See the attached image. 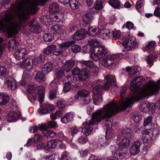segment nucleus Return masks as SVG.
<instances>
[{"label":"nucleus","mask_w":160,"mask_h":160,"mask_svg":"<svg viewBox=\"0 0 160 160\" xmlns=\"http://www.w3.org/2000/svg\"><path fill=\"white\" fill-rule=\"evenodd\" d=\"M123 42L127 51L132 50L138 44L135 37L131 36H128L124 38Z\"/></svg>","instance_id":"6e6552de"},{"label":"nucleus","mask_w":160,"mask_h":160,"mask_svg":"<svg viewBox=\"0 0 160 160\" xmlns=\"http://www.w3.org/2000/svg\"><path fill=\"white\" fill-rule=\"evenodd\" d=\"M26 55V50L24 48L17 49L14 52V57L18 60L23 58Z\"/></svg>","instance_id":"aec40b11"},{"label":"nucleus","mask_w":160,"mask_h":160,"mask_svg":"<svg viewBox=\"0 0 160 160\" xmlns=\"http://www.w3.org/2000/svg\"><path fill=\"white\" fill-rule=\"evenodd\" d=\"M18 45L19 43L16 40L12 39L8 42V48L10 51L13 52L17 49Z\"/></svg>","instance_id":"412c9836"},{"label":"nucleus","mask_w":160,"mask_h":160,"mask_svg":"<svg viewBox=\"0 0 160 160\" xmlns=\"http://www.w3.org/2000/svg\"><path fill=\"white\" fill-rule=\"evenodd\" d=\"M9 97L6 93L0 92V105H4L9 102Z\"/></svg>","instance_id":"bb28decb"},{"label":"nucleus","mask_w":160,"mask_h":160,"mask_svg":"<svg viewBox=\"0 0 160 160\" xmlns=\"http://www.w3.org/2000/svg\"><path fill=\"white\" fill-rule=\"evenodd\" d=\"M97 75H94L91 72L90 70L83 68H82L81 72L78 76L79 79L82 81H84L89 78L90 77L92 76L96 77Z\"/></svg>","instance_id":"9b49d317"},{"label":"nucleus","mask_w":160,"mask_h":160,"mask_svg":"<svg viewBox=\"0 0 160 160\" xmlns=\"http://www.w3.org/2000/svg\"><path fill=\"white\" fill-rule=\"evenodd\" d=\"M102 108L97 110L92 114V118L89 121H86L83 124L84 128L82 129V132L86 136L90 135L92 131L91 126L98 124L102 120V117H104L105 114L102 113Z\"/></svg>","instance_id":"20e7f679"},{"label":"nucleus","mask_w":160,"mask_h":160,"mask_svg":"<svg viewBox=\"0 0 160 160\" xmlns=\"http://www.w3.org/2000/svg\"><path fill=\"white\" fill-rule=\"evenodd\" d=\"M71 50L73 52L77 53L81 50V47L79 45L75 44L72 46Z\"/></svg>","instance_id":"bf43d9fd"},{"label":"nucleus","mask_w":160,"mask_h":160,"mask_svg":"<svg viewBox=\"0 0 160 160\" xmlns=\"http://www.w3.org/2000/svg\"><path fill=\"white\" fill-rule=\"evenodd\" d=\"M49 11L51 14L59 12L60 9L58 4L55 2L50 4L49 6Z\"/></svg>","instance_id":"c85d7f7f"},{"label":"nucleus","mask_w":160,"mask_h":160,"mask_svg":"<svg viewBox=\"0 0 160 160\" xmlns=\"http://www.w3.org/2000/svg\"><path fill=\"white\" fill-rule=\"evenodd\" d=\"M94 6L97 10H101L103 8V4L102 1L100 0L96 1L94 3Z\"/></svg>","instance_id":"09e8293b"},{"label":"nucleus","mask_w":160,"mask_h":160,"mask_svg":"<svg viewBox=\"0 0 160 160\" xmlns=\"http://www.w3.org/2000/svg\"><path fill=\"white\" fill-rule=\"evenodd\" d=\"M131 104L130 101H128L120 105L117 104L115 101L113 100L102 108L101 113L105 114L104 117L102 118V120H104L103 125L107 128L105 137L106 138L109 140L113 136V132L111 128L112 125L111 120L112 116L115 115L119 111L128 108Z\"/></svg>","instance_id":"f03ea898"},{"label":"nucleus","mask_w":160,"mask_h":160,"mask_svg":"<svg viewBox=\"0 0 160 160\" xmlns=\"http://www.w3.org/2000/svg\"><path fill=\"white\" fill-rule=\"evenodd\" d=\"M58 142H59L58 140H52L48 142L47 146L50 149L55 148L58 145Z\"/></svg>","instance_id":"4c0bfd02"},{"label":"nucleus","mask_w":160,"mask_h":160,"mask_svg":"<svg viewBox=\"0 0 160 160\" xmlns=\"http://www.w3.org/2000/svg\"><path fill=\"white\" fill-rule=\"evenodd\" d=\"M90 151L88 149L81 150L79 151L80 156L82 157H86L88 154H90Z\"/></svg>","instance_id":"052dcab7"},{"label":"nucleus","mask_w":160,"mask_h":160,"mask_svg":"<svg viewBox=\"0 0 160 160\" xmlns=\"http://www.w3.org/2000/svg\"><path fill=\"white\" fill-rule=\"evenodd\" d=\"M71 88V84L65 83L63 87V90L65 92L69 91Z\"/></svg>","instance_id":"338daca9"},{"label":"nucleus","mask_w":160,"mask_h":160,"mask_svg":"<svg viewBox=\"0 0 160 160\" xmlns=\"http://www.w3.org/2000/svg\"><path fill=\"white\" fill-rule=\"evenodd\" d=\"M108 53V50L104 46L99 45L93 48L91 58L92 59L97 61L102 59Z\"/></svg>","instance_id":"423d86ee"},{"label":"nucleus","mask_w":160,"mask_h":160,"mask_svg":"<svg viewBox=\"0 0 160 160\" xmlns=\"http://www.w3.org/2000/svg\"><path fill=\"white\" fill-rule=\"evenodd\" d=\"M63 69H61L57 71L55 74V80L59 81L65 76V73Z\"/></svg>","instance_id":"72a5a7b5"},{"label":"nucleus","mask_w":160,"mask_h":160,"mask_svg":"<svg viewBox=\"0 0 160 160\" xmlns=\"http://www.w3.org/2000/svg\"><path fill=\"white\" fill-rule=\"evenodd\" d=\"M56 106L59 108H63L65 107V102L64 101L61 100L56 103Z\"/></svg>","instance_id":"774afa93"},{"label":"nucleus","mask_w":160,"mask_h":160,"mask_svg":"<svg viewBox=\"0 0 160 160\" xmlns=\"http://www.w3.org/2000/svg\"><path fill=\"white\" fill-rule=\"evenodd\" d=\"M60 31V28L57 25L52 26L50 32L52 34H57Z\"/></svg>","instance_id":"864d4df0"},{"label":"nucleus","mask_w":160,"mask_h":160,"mask_svg":"<svg viewBox=\"0 0 160 160\" xmlns=\"http://www.w3.org/2000/svg\"><path fill=\"white\" fill-rule=\"evenodd\" d=\"M55 45L51 44L45 48L42 51V53L46 55H50L52 53Z\"/></svg>","instance_id":"e433bc0d"},{"label":"nucleus","mask_w":160,"mask_h":160,"mask_svg":"<svg viewBox=\"0 0 160 160\" xmlns=\"http://www.w3.org/2000/svg\"><path fill=\"white\" fill-rule=\"evenodd\" d=\"M121 132L122 135L126 138H131L132 137L131 130L128 128H126L122 129Z\"/></svg>","instance_id":"58836bf2"},{"label":"nucleus","mask_w":160,"mask_h":160,"mask_svg":"<svg viewBox=\"0 0 160 160\" xmlns=\"http://www.w3.org/2000/svg\"><path fill=\"white\" fill-rule=\"evenodd\" d=\"M93 19L92 15L89 13H86L82 17V21L85 24H90Z\"/></svg>","instance_id":"c756f323"},{"label":"nucleus","mask_w":160,"mask_h":160,"mask_svg":"<svg viewBox=\"0 0 160 160\" xmlns=\"http://www.w3.org/2000/svg\"><path fill=\"white\" fill-rule=\"evenodd\" d=\"M105 84L104 87L100 84H97L93 88L92 91L94 95H101L104 90L109 89L111 84L115 85L116 79L114 76L109 75L105 78Z\"/></svg>","instance_id":"39448f33"},{"label":"nucleus","mask_w":160,"mask_h":160,"mask_svg":"<svg viewBox=\"0 0 160 160\" xmlns=\"http://www.w3.org/2000/svg\"><path fill=\"white\" fill-rule=\"evenodd\" d=\"M54 108L52 104L48 103V102L43 104L42 108L38 109V112L40 115H45L50 112L54 111Z\"/></svg>","instance_id":"f8f14e48"},{"label":"nucleus","mask_w":160,"mask_h":160,"mask_svg":"<svg viewBox=\"0 0 160 160\" xmlns=\"http://www.w3.org/2000/svg\"><path fill=\"white\" fill-rule=\"evenodd\" d=\"M68 2H69V5L72 9H77L78 8L80 3L78 1L76 0H71Z\"/></svg>","instance_id":"ea45409f"},{"label":"nucleus","mask_w":160,"mask_h":160,"mask_svg":"<svg viewBox=\"0 0 160 160\" xmlns=\"http://www.w3.org/2000/svg\"><path fill=\"white\" fill-rule=\"evenodd\" d=\"M112 36L115 39L119 38L120 36L121 32L120 31L114 30V31H111Z\"/></svg>","instance_id":"e2e57ef3"},{"label":"nucleus","mask_w":160,"mask_h":160,"mask_svg":"<svg viewBox=\"0 0 160 160\" xmlns=\"http://www.w3.org/2000/svg\"><path fill=\"white\" fill-rule=\"evenodd\" d=\"M143 79L142 76L135 78L131 82L130 86V89L132 92L138 93L142 97L132 96L128 97L125 102L121 103L120 105L124 104L128 101H130L131 102V104L128 108H129L132 104L133 102L138 101L142 99V97L152 96L158 92L160 87V79L156 82L153 81H149L141 88L139 86L143 83L142 82L145 80Z\"/></svg>","instance_id":"f257e3e1"},{"label":"nucleus","mask_w":160,"mask_h":160,"mask_svg":"<svg viewBox=\"0 0 160 160\" xmlns=\"http://www.w3.org/2000/svg\"><path fill=\"white\" fill-rule=\"evenodd\" d=\"M62 115V112L60 111H56L54 113H51L50 115V118L52 120H55L58 118L61 117Z\"/></svg>","instance_id":"a18cd8bd"},{"label":"nucleus","mask_w":160,"mask_h":160,"mask_svg":"<svg viewBox=\"0 0 160 160\" xmlns=\"http://www.w3.org/2000/svg\"><path fill=\"white\" fill-rule=\"evenodd\" d=\"M37 5L35 1L30 2L29 6V9L32 11H34L36 9Z\"/></svg>","instance_id":"0e129e2a"},{"label":"nucleus","mask_w":160,"mask_h":160,"mask_svg":"<svg viewBox=\"0 0 160 160\" xmlns=\"http://www.w3.org/2000/svg\"><path fill=\"white\" fill-rule=\"evenodd\" d=\"M45 91V88L43 86H36L35 93L38 95V100L40 103H42L43 101Z\"/></svg>","instance_id":"4468645a"},{"label":"nucleus","mask_w":160,"mask_h":160,"mask_svg":"<svg viewBox=\"0 0 160 160\" xmlns=\"http://www.w3.org/2000/svg\"><path fill=\"white\" fill-rule=\"evenodd\" d=\"M152 134V133L148 130L144 131L142 137V139L143 142H147L148 140L151 139Z\"/></svg>","instance_id":"c9c22d12"},{"label":"nucleus","mask_w":160,"mask_h":160,"mask_svg":"<svg viewBox=\"0 0 160 160\" xmlns=\"http://www.w3.org/2000/svg\"><path fill=\"white\" fill-rule=\"evenodd\" d=\"M88 141L87 137L84 136H82L78 137L77 139L78 142L81 144H84L86 143Z\"/></svg>","instance_id":"603ef678"},{"label":"nucleus","mask_w":160,"mask_h":160,"mask_svg":"<svg viewBox=\"0 0 160 160\" xmlns=\"http://www.w3.org/2000/svg\"><path fill=\"white\" fill-rule=\"evenodd\" d=\"M74 43V41H71L62 43L60 46L61 48H67L72 46Z\"/></svg>","instance_id":"4d7b16f0"},{"label":"nucleus","mask_w":160,"mask_h":160,"mask_svg":"<svg viewBox=\"0 0 160 160\" xmlns=\"http://www.w3.org/2000/svg\"><path fill=\"white\" fill-rule=\"evenodd\" d=\"M30 0H17L16 1V4L18 8L19 9L21 8L23 5L26 2L30 1ZM49 0H36L37 2L43 3L47 1H48Z\"/></svg>","instance_id":"7c9ffc66"},{"label":"nucleus","mask_w":160,"mask_h":160,"mask_svg":"<svg viewBox=\"0 0 160 160\" xmlns=\"http://www.w3.org/2000/svg\"><path fill=\"white\" fill-rule=\"evenodd\" d=\"M21 116V113L19 111L16 112H12L8 114L7 118L8 122H12L18 119L19 117Z\"/></svg>","instance_id":"a211bd4d"},{"label":"nucleus","mask_w":160,"mask_h":160,"mask_svg":"<svg viewBox=\"0 0 160 160\" xmlns=\"http://www.w3.org/2000/svg\"><path fill=\"white\" fill-rule=\"evenodd\" d=\"M53 49L52 53L56 56H58L62 53L60 46L59 48H57V46L55 45Z\"/></svg>","instance_id":"5fc2aeb1"},{"label":"nucleus","mask_w":160,"mask_h":160,"mask_svg":"<svg viewBox=\"0 0 160 160\" xmlns=\"http://www.w3.org/2000/svg\"><path fill=\"white\" fill-rule=\"evenodd\" d=\"M99 142L101 147H105L108 145L110 142V140L105 137L104 138H100L99 139Z\"/></svg>","instance_id":"79ce46f5"},{"label":"nucleus","mask_w":160,"mask_h":160,"mask_svg":"<svg viewBox=\"0 0 160 160\" xmlns=\"http://www.w3.org/2000/svg\"><path fill=\"white\" fill-rule=\"evenodd\" d=\"M43 66H46V68L48 69L49 70L52 71L53 70L54 64L52 62H48L46 63Z\"/></svg>","instance_id":"69168bd1"},{"label":"nucleus","mask_w":160,"mask_h":160,"mask_svg":"<svg viewBox=\"0 0 160 160\" xmlns=\"http://www.w3.org/2000/svg\"><path fill=\"white\" fill-rule=\"evenodd\" d=\"M89 92L86 89H82L78 92V94L75 96V99H77V98H82V97H89Z\"/></svg>","instance_id":"473e14b6"},{"label":"nucleus","mask_w":160,"mask_h":160,"mask_svg":"<svg viewBox=\"0 0 160 160\" xmlns=\"http://www.w3.org/2000/svg\"><path fill=\"white\" fill-rule=\"evenodd\" d=\"M12 10L7 11L4 17L0 21V32L7 33L8 38L12 37V34L20 29L21 23L13 20V16L12 13Z\"/></svg>","instance_id":"7ed1b4c3"},{"label":"nucleus","mask_w":160,"mask_h":160,"mask_svg":"<svg viewBox=\"0 0 160 160\" xmlns=\"http://www.w3.org/2000/svg\"><path fill=\"white\" fill-rule=\"evenodd\" d=\"M112 33L111 30L108 29H102L99 30L98 37L102 39H108L111 36Z\"/></svg>","instance_id":"6ab92c4d"},{"label":"nucleus","mask_w":160,"mask_h":160,"mask_svg":"<svg viewBox=\"0 0 160 160\" xmlns=\"http://www.w3.org/2000/svg\"><path fill=\"white\" fill-rule=\"evenodd\" d=\"M29 24L31 32L34 33H39L42 30V28L39 24L33 25L32 22H31L29 23Z\"/></svg>","instance_id":"393cba45"},{"label":"nucleus","mask_w":160,"mask_h":160,"mask_svg":"<svg viewBox=\"0 0 160 160\" xmlns=\"http://www.w3.org/2000/svg\"><path fill=\"white\" fill-rule=\"evenodd\" d=\"M44 41L45 42H50L52 41L53 38L51 35L48 33H45L43 36V37Z\"/></svg>","instance_id":"680f3d73"},{"label":"nucleus","mask_w":160,"mask_h":160,"mask_svg":"<svg viewBox=\"0 0 160 160\" xmlns=\"http://www.w3.org/2000/svg\"><path fill=\"white\" fill-rule=\"evenodd\" d=\"M88 42L93 48L99 46V41L96 38L89 39L88 40Z\"/></svg>","instance_id":"a19ab883"},{"label":"nucleus","mask_w":160,"mask_h":160,"mask_svg":"<svg viewBox=\"0 0 160 160\" xmlns=\"http://www.w3.org/2000/svg\"><path fill=\"white\" fill-rule=\"evenodd\" d=\"M45 75L42 72L39 71L36 74L35 78L38 82H42L45 81Z\"/></svg>","instance_id":"f704fd0d"},{"label":"nucleus","mask_w":160,"mask_h":160,"mask_svg":"<svg viewBox=\"0 0 160 160\" xmlns=\"http://www.w3.org/2000/svg\"><path fill=\"white\" fill-rule=\"evenodd\" d=\"M102 61L103 66L106 67L112 65L114 62V60L111 55H108L105 56L102 59Z\"/></svg>","instance_id":"5701e85b"},{"label":"nucleus","mask_w":160,"mask_h":160,"mask_svg":"<svg viewBox=\"0 0 160 160\" xmlns=\"http://www.w3.org/2000/svg\"><path fill=\"white\" fill-rule=\"evenodd\" d=\"M54 80L53 81H52L50 83L49 85V88L50 90L56 91H57L58 88V83L56 82Z\"/></svg>","instance_id":"37998d69"},{"label":"nucleus","mask_w":160,"mask_h":160,"mask_svg":"<svg viewBox=\"0 0 160 160\" xmlns=\"http://www.w3.org/2000/svg\"><path fill=\"white\" fill-rule=\"evenodd\" d=\"M155 47V42L154 41H151L146 44V48L147 50V52L149 54L146 57V60L148 64L152 63L153 60L158 57L154 53Z\"/></svg>","instance_id":"0eeeda50"},{"label":"nucleus","mask_w":160,"mask_h":160,"mask_svg":"<svg viewBox=\"0 0 160 160\" xmlns=\"http://www.w3.org/2000/svg\"><path fill=\"white\" fill-rule=\"evenodd\" d=\"M7 71L5 67L0 65V78H3L6 75Z\"/></svg>","instance_id":"de8ad7c7"},{"label":"nucleus","mask_w":160,"mask_h":160,"mask_svg":"<svg viewBox=\"0 0 160 160\" xmlns=\"http://www.w3.org/2000/svg\"><path fill=\"white\" fill-rule=\"evenodd\" d=\"M82 128L78 127H73L71 128V135L73 136L75 134L80 132Z\"/></svg>","instance_id":"49530a36"},{"label":"nucleus","mask_w":160,"mask_h":160,"mask_svg":"<svg viewBox=\"0 0 160 160\" xmlns=\"http://www.w3.org/2000/svg\"><path fill=\"white\" fill-rule=\"evenodd\" d=\"M142 142L140 141H137L134 142L130 147L129 151L130 153L132 155H134L140 152V148Z\"/></svg>","instance_id":"dca6fc26"},{"label":"nucleus","mask_w":160,"mask_h":160,"mask_svg":"<svg viewBox=\"0 0 160 160\" xmlns=\"http://www.w3.org/2000/svg\"><path fill=\"white\" fill-rule=\"evenodd\" d=\"M74 115L72 113H68L61 119V122L63 123H67L71 122L73 119Z\"/></svg>","instance_id":"b1692460"},{"label":"nucleus","mask_w":160,"mask_h":160,"mask_svg":"<svg viewBox=\"0 0 160 160\" xmlns=\"http://www.w3.org/2000/svg\"><path fill=\"white\" fill-rule=\"evenodd\" d=\"M34 62L33 59L30 58H28L23 60L20 63L22 68H25L27 70L32 69L33 67Z\"/></svg>","instance_id":"2eb2a0df"},{"label":"nucleus","mask_w":160,"mask_h":160,"mask_svg":"<svg viewBox=\"0 0 160 160\" xmlns=\"http://www.w3.org/2000/svg\"><path fill=\"white\" fill-rule=\"evenodd\" d=\"M108 2L109 4L115 8H118L120 6V4L118 0H110Z\"/></svg>","instance_id":"c03bdc74"},{"label":"nucleus","mask_w":160,"mask_h":160,"mask_svg":"<svg viewBox=\"0 0 160 160\" xmlns=\"http://www.w3.org/2000/svg\"><path fill=\"white\" fill-rule=\"evenodd\" d=\"M111 149L112 150V156L117 159H122L127 156V152L124 150L122 149L118 150L114 146H112L111 147Z\"/></svg>","instance_id":"9d476101"},{"label":"nucleus","mask_w":160,"mask_h":160,"mask_svg":"<svg viewBox=\"0 0 160 160\" xmlns=\"http://www.w3.org/2000/svg\"><path fill=\"white\" fill-rule=\"evenodd\" d=\"M81 64L84 68H88V69H91V72L94 75H98L99 68L92 60H82L81 61Z\"/></svg>","instance_id":"1a4fd4ad"},{"label":"nucleus","mask_w":160,"mask_h":160,"mask_svg":"<svg viewBox=\"0 0 160 160\" xmlns=\"http://www.w3.org/2000/svg\"><path fill=\"white\" fill-rule=\"evenodd\" d=\"M16 82L15 79L11 76H8L5 79V85L12 90H14L17 88Z\"/></svg>","instance_id":"ddd939ff"},{"label":"nucleus","mask_w":160,"mask_h":160,"mask_svg":"<svg viewBox=\"0 0 160 160\" xmlns=\"http://www.w3.org/2000/svg\"><path fill=\"white\" fill-rule=\"evenodd\" d=\"M77 98L76 99L79 101L81 105L82 106H85L89 104L92 101V99L90 96L82 97V98L77 97Z\"/></svg>","instance_id":"cd10ccee"},{"label":"nucleus","mask_w":160,"mask_h":160,"mask_svg":"<svg viewBox=\"0 0 160 160\" xmlns=\"http://www.w3.org/2000/svg\"><path fill=\"white\" fill-rule=\"evenodd\" d=\"M131 138H125L122 139L118 144L119 149L128 147L130 145Z\"/></svg>","instance_id":"a878e982"},{"label":"nucleus","mask_w":160,"mask_h":160,"mask_svg":"<svg viewBox=\"0 0 160 160\" xmlns=\"http://www.w3.org/2000/svg\"><path fill=\"white\" fill-rule=\"evenodd\" d=\"M34 64L36 65L38 63H39L42 61V56L40 54L35 56L33 60Z\"/></svg>","instance_id":"13d9d810"},{"label":"nucleus","mask_w":160,"mask_h":160,"mask_svg":"<svg viewBox=\"0 0 160 160\" xmlns=\"http://www.w3.org/2000/svg\"><path fill=\"white\" fill-rule=\"evenodd\" d=\"M75 62L74 60L71 59L66 61L64 65L63 66V69L67 73L69 72L74 66Z\"/></svg>","instance_id":"4be33fe9"},{"label":"nucleus","mask_w":160,"mask_h":160,"mask_svg":"<svg viewBox=\"0 0 160 160\" xmlns=\"http://www.w3.org/2000/svg\"><path fill=\"white\" fill-rule=\"evenodd\" d=\"M152 116H148L147 118L144 119L143 125L144 127L151 125L152 122Z\"/></svg>","instance_id":"6e6d98bb"},{"label":"nucleus","mask_w":160,"mask_h":160,"mask_svg":"<svg viewBox=\"0 0 160 160\" xmlns=\"http://www.w3.org/2000/svg\"><path fill=\"white\" fill-rule=\"evenodd\" d=\"M45 136L47 137H54L56 135V133L52 130H45L43 131Z\"/></svg>","instance_id":"3c124183"},{"label":"nucleus","mask_w":160,"mask_h":160,"mask_svg":"<svg viewBox=\"0 0 160 160\" xmlns=\"http://www.w3.org/2000/svg\"><path fill=\"white\" fill-rule=\"evenodd\" d=\"M99 28H93L92 27L88 28L87 33L90 36L94 37H98Z\"/></svg>","instance_id":"2f4dec72"},{"label":"nucleus","mask_w":160,"mask_h":160,"mask_svg":"<svg viewBox=\"0 0 160 160\" xmlns=\"http://www.w3.org/2000/svg\"><path fill=\"white\" fill-rule=\"evenodd\" d=\"M94 95L93 98V103L95 105H98L102 101V97L101 95Z\"/></svg>","instance_id":"8fccbe9b"},{"label":"nucleus","mask_w":160,"mask_h":160,"mask_svg":"<svg viewBox=\"0 0 160 160\" xmlns=\"http://www.w3.org/2000/svg\"><path fill=\"white\" fill-rule=\"evenodd\" d=\"M87 32L85 29H82L77 32L73 35L74 40H79L84 39L86 37Z\"/></svg>","instance_id":"f3484780"}]
</instances>
